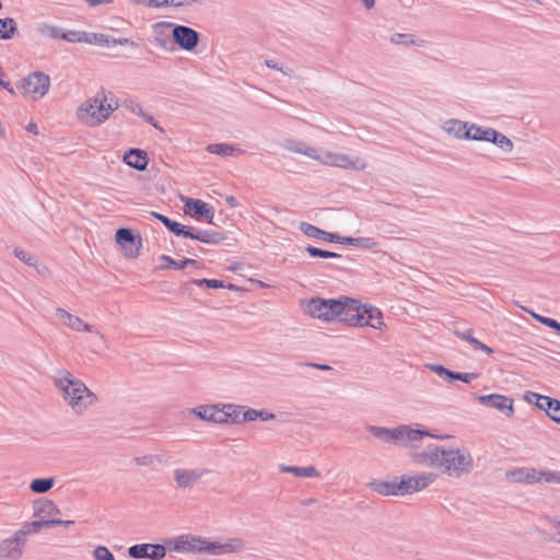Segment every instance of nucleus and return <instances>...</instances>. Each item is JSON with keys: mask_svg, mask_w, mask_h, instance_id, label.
I'll list each match as a JSON object with an SVG mask.
<instances>
[{"mask_svg": "<svg viewBox=\"0 0 560 560\" xmlns=\"http://www.w3.org/2000/svg\"><path fill=\"white\" fill-rule=\"evenodd\" d=\"M355 237L352 236H340L338 235V238L335 240L334 243L342 244V245H352L354 246Z\"/></svg>", "mask_w": 560, "mask_h": 560, "instance_id": "obj_63", "label": "nucleus"}, {"mask_svg": "<svg viewBox=\"0 0 560 560\" xmlns=\"http://www.w3.org/2000/svg\"><path fill=\"white\" fill-rule=\"evenodd\" d=\"M365 429L381 442L394 444V445H407L421 441L424 436L438 438L427 429H412L409 425L401 424L396 428L377 427L373 424H366Z\"/></svg>", "mask_w": 560, "mask_h": 560, "instance_id": "obj_5", "label": "nucleus"}, {"mask_svg": "<svg viewBox=\"0 0 560 560\" xmlns=\"http://www.w3.org/2000/svg\"><path fill=\"white\" fill-rule=\"evenodd\" d=\"M206 538L195 535H180L168 542V549L176 552L205 553Z\"/></svg>", "mask_w": 560, "mask_h": 560, "instance_id": "obj_8", "label": "nucleus"}, {"mask_svg": "<svg viewBox=\"0 0 560 560\" xmlns=\"http://www.w3.org/2000/svg\"><path fill=\"white\" fill-rule=\"evenodd\" d=\"M548 522L552 525L551 530H539L541 539L546 542L560 545V518L546 516Z\"/></svg>", "mask_w": 560, "mask_h": 560, "instance_id": "obj_31", "label": "nucleus"}, {"mask_svg": "<svg viewBox=\"0 0 560 560\" xmlns=\"http://www.w3.org/2000/svg\"><path fill=\"white\" fill-rule=\"evenodd\" d=\"M526 398H527L528 402L535 404L539 409H541L546 412L548 411V405H549L548 402H546V400L552 399L549 396L540 395V394H537L534 392H527Z\"/></svg>", "mask_w": 560, "mask_h": 560, "instance_id": "obj_44", "label": "nucleus"}, {"mask_svg": "<svg viewBox=\"0 0 560 560\" xmlns=\"http://www.w3.org/2000/svg\"><path fill=\"white\" fill-rule=\"evenodd\" d=\"M34 517L50 520L60 514L57 504L49 499L38 498L33 502Z\"/></svg>", "mask_w": 560, "mask_h": 560, "instance_id": "obj_18", "label": "nucleus"}, {"mask_svg": "<svg viewBox=\"0 0 560 560\" xmlns=\"http://www.w3.org/2000/svg\"><path fill=\"white\" fill-rule=\"evenodd\" d=\"M136 465L148 466L156 468V466L165 465L168 463V457L165 454H150L138 456L132 459Z\"/></svg>", "mask_w": 560, "mask_h": 560, "instance_id": "obj_32", "label": "nucleus"}, {"mask_svg": "<svg viewBox=\"0 0 560 560\" xmlns=\"http://www.w3.org/2000/svg\"><path fill=\"white\" fill-rule=\"evenodd\" d=\"M258 410L253 408H246L243 410L242 423L258 420Z\"/></svg>", "mask_w": 560, "mask_h": 560, "instance_id": "obj_58", "label": "nucleus"}, {"mask_svg": "<svg viewBox=\"0 0 560 560\" xmlns=\"http://www.w3.org/2000/svg\"><path fill=\"white\" fill-rule=\"evenodd\" d=\"M160 260L165 261V265L162 267L163 269L182 270L188 266H192L198 269L203 267V264L201 261L191 258L175 260L171 256L161 255Z\"/></svg>", "mask_w": 560, "mask_h": 560, "instance_id": "obj_26", "label": "nucleus"}, {"mask_svg": "<svg viewBox=\"0 0 560 560\" xmlns=\"http://www.w3.org/2000/svg\"><path fill=\"white\" fill-rule=\"evenodd\" d=\"M140 117H142L148 124L153 126L155 129L163 131V129L160 127V125L152 115H149L145 112H143V115H141Z\"/></svg>", "mask_w": 560, "mask_h": 560, "instance_id": "obj_64", "label": "nucleus"}, {"mask_svg": "<svg viewBox=\"0 0 560 560\" xmlns=\"http://www.w3.org/2000/svg\"><path fill=\"white\" fill-rule=\"evenodd\" d=\"M71 524H74V521H63L59 518H39L32 522H25L22 525L21 529H19L14 534L18 536V538H20L21 541H23V545H25V540L28 535L39 533L43 528H49L59 525L69 526Z\"/></svg>", "mask_w": 560, "mask_h": 560, "instance_id": "obj_9", "label": "nucleus"}, {"mask_svg": "<svg viewBox=\"0 0 560 560\" xmlns=\"http://www.w3.org/2000/svg\"><path fill=\"white\" fill-rule=\"evenodd\" d=\"M13 253L18 259H20L27 266H35L37 262L36 258L33 255H31L30 253H27L26 250H24L20 247H15Z\"/></svg>", "mask_w": 560, "mask_h": 560, "instance_id": "obj_51", "label": "nucleus"}, {"mask_svg": "<svg viewBox=\"0 0 560 560\" xmlns=\"http://www.w3.org/2000/svg\"><path fill=\"white\" fill-rule=\"evenodd\" d=\"M57 315L63 323L73 330L92 332L93 326L84 323L80 317L70 314L63 308H57Z\"/></svg>", "mask_w": 560, "mask_h": 560, "instance_id": "obj_24", "label": "nucleus"}, {"mask_svg": "<svg viewBox=\"0 0 560 560\" xmlns=\"http://www.w3.org/2000/svg\"><path fill=\"white\" fill-rule=\"evenodd\" d=\"M132 559L161 560L166 555V547L161 544H137L128 548Z\"/></svg>", "mask_w": 560, "mask_h": 560, "instance_id": "obj_11", "label": "nucleus"}, {"mask_svg": "<svg viewBox=\"0 0 560 560\" xmlns=\"http://www.w3.org/2000/svg\"><path fill=\"white\" fill-rule=\"evenodd\" d=\"M398 495H406L415 493L412 478L409 475H402L400 480L397 481Z\"/></svg>", "mask_w": 560, "mask_h": 560, "instance_id": "obj_43", "label": "nucleus"}, {"mask_svg": "<svg viewBox=\"0 0 560 560\" xmlns=\"http://www.w3.org/2000/svg\"><path fill=\"white\" fill-rule=\"evenodd\" d=\"M175 24L171 22H159L153 25V40L158 47L166 50L174 51V37L173 27Z\"/></svg>", "mask_w": 560, "mask_h": 560, "instance_id": "obj_13", "label": "nucleus"}, {"mask_svg": "<svg viewBox=\"0 0 560 560\" xmlns=\"http://www.w3.org/2000/svg\"><path fill=\"white\" fill-rule=\"evenodd\" d=\"M24 94H32L34 98L43 97L49 90L50 79L44 72H32L20 82Z\"/></svg>", "mask_w": 560, "mask_h": 560, "instance_id": "obj_7", "label": "nucleus"}, {"mask_svg": "<svg viewBox=\"0 0 560 560\" xmlns=\"http://www.w3.org/2000/svg\"><path fill=\"white\" fill-rule=\"evenodd\" d=\"M477 400L486 407L494 408L506 417L511 418L514 415L513 399L500 395V394H489V395H480L477 397Z\"/></svg>", "mask_w": 560, "mask_h": 560, "instance_id": "obj_14", "label": "nucleus"}, {"mask_svg": "<svg viewBox=\"0 0 560 560\" xmlns=\"http://www.w3.org/2000/svg\"><path fill=\"white\" fill-rule=\"evenodd\" d=\"M279 469L281 472H290L299 478H318L320 476L319 471L314 466L299 467L280 465Z\"/></svg>", "mask_w": 560, "mask_h": 560, "instance_id": "obj_30", "label": "nucleus"}, {"mask_svg": "<svg viewBox=\"0 0 560 560\" xmlns=\"http://www.w3.org/2000/svg\"><path fill=\"white\" fill-rule=\"evenodd\" d=\"M390 42L395 45H418L412 34L395 33L390 36Z\"/></svg>", "mask_w": 560, "mask_h": 560, "instance_id": "obj_46", "label": "nucleus"}, {"mask_svg": "<svg viewBox=\"0 0 560 560\" xmlns=\"http://www.w3.org/2000/svg\"><path fill=\"white\" fill-rule=\"evenodd\" d=\"M328 160L326 163L342 168H354V170H363L365 167V163L360 159H352L346 154H328Z\"/></svg>", "mask_w": 560, "mask_h": 560, "instance_id": "obj_21", "label": "nucleus"}, {"mask_svg": "<svg viewBox=\"0 0 560 560\" xmlns=\"http://www.w3.org/2000/svg\"><path fill=\"white\" fill-rule=\"evenodd\" d=\"M415 492L421 491L433 483L436 479V475L433 472H422L416 476H411Z\"/></svg>", "mask_w": 560, "mask_h": 560, "instance_id": "obj_38", "label": "nucleus"}, {"mask_svg": "<svg viewBox=\"0 0 560 560\" xmlns=\"http://www.w3.org/2000/svg\"><path fill=\"white\" fill-rule=\"evenodd\" d=\"M245 409V406L240 405H223L222 408H220V411L224 416L225 420H222L221 423H242V417H243V410Z\"/></svg>", "mask_w": 560, "mask_h": 560, "instance_id": "obj_27", "label": "nucleus"}, {"mask_svg": "<svg viewBox=\"0 0 560 560\" xmlns=\"http://www.w3.org/2000/svg\"><path fill=\"white\" fill-rule=\"evenodd\" d=\"M479 376L477 373H460L452 371L450 383L454 381H462L464 383H470Z\"/></svg>", "mask_w": 560, "mask_h": 560, "instance_id": "obj_56", "label": "nucleus"}, {"mask_svg": "<svg viewBox=\"0 0 560 560\" xmlns=\"http://www.w3.org/2000/svg\"><path fill=\"white\" fill-rule=\"evenodd\" d=\"M119 106L125 107L137 116L143 115L144 112L142 106L132 100H125L121 104L118 101H114V98H110V102H108L105 91L101 90L93 100L80 106L78 115L86 125L94 127L103 124Z\"/></svg>", "mask_w": 560, "mask_h": 560, "instance_id": "obj_3", "label": "nucleus"}, {"mask_svg": "<svg viewBox=\"0 0 560 560\" xmlns=\"http://www.w3.org/2000/svg\"><path fill=\"white\" fill-rule=\"evenodd\" d=\"M417 462L438 467L451 477H459L472 468V457L466 450L444 448L430 444L423 452L417 454Z\"/></svg>", "mask_w": 560, "mask_h": 560, "instance_id": "obj_2", "label": "nucleus"}, {"mask_svg": "<svg viewBox=\"0 0 560 560\" xmlns=\"http://www.w3.org/2000/svg\"><path fill=\"white\" fill-rule=\"evenodd\" d=\"M185 212L194 217L198 222L213 224L214 211L208 203L200 199L185 198Z\"/></svg>", "mask_w": 560, "mask_h": 560, "instance_id": "obj_12", "label": "nucleus"}, {"mask_svg": "<svg viewBox=\"0 0 560 560\" xmlns=\"http://www.w3.org/2000/svg\"><path fill=\"white\" fill-rule=\"evenodd\" d=\"M300 365L310 366V368L317 369L320 371H331L332 370V368L330 365L323 364V363L304 362V363H300Z\"/></svg>", "mask_w": 560, "mask_h": 560, "instance_id": "obj_59", "label": "nucleus"}, {"mask_svg": "<svg viewBox=\"0 0 560 560\" xmlns=\"http://www.w3.org/2000/svg\"><path fill=\"white\" fill-rule=\"evenodd\" d=\"M55 486V478H35L30 483V490L33 493L44 494L47 493Z\"/></svg>", "mask_w": 560, "mask_h": 560, "instance_id": "obj_37", "label": "nucleus"}, {"mask_svg": "<svg viewBox=\"0 0 560 560\" xmlns=\"http://www.w3.org/2000/svg\"><path fill=\"white\" fill-rule=\"evenodd\" d=\"M116 243L128 258H137L142 247V238L129 228H120L115 233Z\"/></svg>", "mask_w": 560, "mask_h": 560, "instance_id": "obj_6", "label": "nucleus"}, {"mask_svg": "<svg viewBox=\"0 0 560 560\" xmlns=\"http://www.w3.org/2000/svg\"><path fill=\"white\" fill-rule=\"evenodd\" d=\"M124 162L128 166H130L137 171H144V170H147V166L149 163V158L144 150L133 148V149L128 150L125 153Z\"/></svg>", "mask_w": 560, "mask_h": 560, "instance_id": "obj_20", "label": "nucleus"}, {"mask_svg": "<svg viewBox=\"0 0 560 560\" xmlns=\"http://www.w3.org/2000/svg\"><path fill=\"white\" fill-rule=\"evenodd\" d=\"M23 541L14 534L0 542V560H18L23 550Z\"/></svg>", "mask_w": 560, "mask_h": 560, "instance_id": "obj_17", "label": "nucleus"}, {"mask_svg": "<svg viewBox=\"0 0 560 560\" xmlns=\"http://www.w3.org/2000/svg\"><path fill=\"white\" fill-rule=\"evenodd\" d=\"M306 313L325 322L339 320L354 327L370 326L382 329L385 324L381 310L360 301L341 296L339 299L313 298L306 305Z\"/></svg>", "mask_w": 560, "mask_h": 560, "instance_id": "obj_1", "label": "nucleus"}, {"mask_svg": "<svg viewBox=\"0 0 560 560\" xmlns=\"http://www.w3.org/2000/svg\"><path fill=\"white\" fill-rule=\"evenodd\" d=\"M205 471H200L197 469H175L174 470V479L179 488H188L196 483L202 476Z\"/></svg>", "mask_w": 560, "mask_h": 560, "instance_id": "obj_22", "label": "nucleus"}, {"mask_svg": "<svg viewBox=\"0 0 560 560\" xmlns=\"http://www.w3.org/2000/svg\"><path fill=\"white\" fill-rule=\"evenodd\" d=\"M207 152L220 156H231L234 152L244 153L245 151L234 144L229 143H211L206 148Z\"/></svg>", "mask_w": 560, "mask_h": 560, "instance_id": "obj_33", "label": "nucleus"}, {"mask_svg": "<svg viewBox=\"0 0 560 560\" xmlns=\"http://www.w3.org/2000/svg\"><path fill=\"white\" fill-rule=\"evenodd\" d=\"M55 386L77 413H82L97 401V396L81 380L66 370L59 371V376L55 378Z\"/></svg>", "mask_w": 560, "mask_h": 560, "instance_id": "obj_4", "label": "nucleus"}, {"mask_svg": "<svg viewBox=\"0 0 560 560\" xmlns=\"http://www.w3.org/2000/svg\"><path fill=\"white\" fill-rule=\"evenodd\" d=\"M305 250L308 253V255L311 257H314V258H324V259H328V258H340L341 255L335 253V252H330V250H327V249H322V248H318V247H315L313 245H308Z\"/></svg>", "mask_w": 560, "mask_h": 560, "instance_id": "obj_42", "label": "nucleus"}, {"mask_svg": "<svg viewBox=\"0 0 560 560\" xmlns=\"http://www.w3.org/2000/svg\"><path fill=\"white\" fill-rule=\"evenodd\" d=\"M536 474L537 470L535 468L524 467L506 471V477L513 482L533 485L536 483Z\"/></svg>", "mask_w": 560, "mask_h": 560, "instance_id": "obj_25", "label": "nucleus"}, {"mask_svg": "<svg viewBox=\"0 0 560 560\" xmlns=\"http://www.w3.org/2000/svg\"><path fill=\"white\" fill-rule=\"evenodd\" d=\"M191 283L197 287H206L208 289H221L224 287V281L218 279H195Z\"/></svg>", "mask_w": 560, "mask_h": 560, "instance_id": "obj_50", "label": "nucleus"}, {"mask_svg": "<svg viewBox=\"0 0 560 560\" xmlns=\"http://www.w3.org/2000/svg\"><path fill=\"white\" fill-rule=\"evenodd\" d=\"M299 229L304 235L324 242L334 243L338 238V234L324 231L307 222H301Z\"/></svg>", "mask_w": 560, "mask_h": 560, "instance_id": "obj_23", "label": "nucleus"}, {"mask_svg": "<svg viewBox=\"0 0 560 560\" xmlns=\"http://www.w3.org/2000/svg\"><path fill=\"white\" fill-rule=\"evenodd\" d=\"M202 0H170L171 7H184L191 5L194 3H200Z\"/></svg>", "mask_w": 560, "mask_h": 560, "instance_id": "obj_60", "label": "nucleus"}, {"mask_svg": "<svg viewBox=\"0 0 560 560\" xmlns=\"http://www.w3.org/2000/svg\"><path fill=\"white\" fill-rule=\"evenodd\" d=\"M258 419L261 421H269L276 419V415L266 409L258 410Z\"/></svg>", "mask_w": 560, "mask_h": 560, "instance_id": "obj_61", "label": "nucleus"}, {"mask_svg": "<svg viewBox=\"0 0 560 560\" xmlns=\"http://www.w3.org/2000/svg\"><path fill=\"white\" fill-rule=\"evenodd\" d=\"M16 32V23L12 18L0 19V39H11Z\"/></svg>", "mask_w": 560, "mask_h": 560, "instance_id": "obj_39", "label": "nucleus"}, {"mask_svg": "<svg viewBox=\"0 0 560 560\" xmlns=\"http://www.w3.org/2000/svg\"><path fill=\"white\" fill-rule=\"evenodd\" d=\"M60 39H65L69 43H85L86 40V32L82 31H63V34H60Z\"/></svg>", "mask_w": 560, "mask_h": 560, "instance_id": "obj_47", "label": "nucleus"}, {"mask_svg": "<svg viewBox=\"0 0 560 560\" xmlns=\"http://www.w3.org/2000/svg\"><path fill=\"white\" fill-rule=\"evenodd\" d=\"M468 124L469 122L462 121L459 119H448L443 124L442 128L448 135L457 139H464L463 133L468 129Z\"/></svg>", "mask_w": 560, "mask_h": 560, "instance_id": "obj_34", "label": "nucleus"}, {"mask_svg": "<svg viewBox=\"0 0 560 560\" xmlns=\"http://www.w3.org/2000/svg\"><path fill=\"white\" fill-rule=\"evenodd\" d=\"M284 149L293 153H301L312 159H318L316 149L308 147L303 141L288 139L283 143Z\"/></svg>", "mask_w": 560, "mask_h": 560, "instance_id": "obj_29", "label": "nucleus"}, {"mask_svg": "<svg viewBox=\"0 0 560 560\" xmlns=\"http://www.w3.org/2000/svg\"><path fill=\"white\" fill-rule=\"evenodd\" d=\"M150 214H151V217H153V218L158 219L160 222H162L163 225L170 232H172L174 235L180 236L182 233L184 232V229H185L184 224H182L175 220H172L168 217H166L162 213L155 212V211H152Z\"/></svg>", "mask_w": 560, "mask_h": 560, "instance_id": "obj_36", "label": "nucleus"}, {"mask_svg": "<svg viewBox=\"0 0 560 560\" xmlns=\"http://www.w3.org/2000/svg\"><path fill=\"white\" fill-rule=\"evenodd\" d=\"M38 31L42 35L49 36L50 38L59 39L60 34H63V30L57 26L48 24H40Z\"/></svg>", "mask_w": 560, "mask_h": 560, "instance_id": "obj_49", "label": "nucleus"}, {"mask_svg": "<svg viewBox=\"0 0 560 560\" xmlns=\"http://www.w3.org/2000/svg\"><path fill=\"white\" fill-rule=\"evenodd\" d=\"M427 368L439 375L441 378L450 383L452 371L441 364H428Z\"/></svg>", "mask_w": 560, "mask_h": 560, "instance_id": "obj_53", "label": "nucleus"}, {"mask_svg": "<svg viewBox=\"0 0 560 560\" xmlns=\"http://www.w3.org/2000/svg\"><path fill=\"white\" fill-rule=\"evenodd\" d=\"M174 46L186 51H192L199 44V33L186 25H177L173 27Z\"/></svg>", "mask_w": 560, "mask_h": 560, "instance_id": "obj_10", "label": "nucleus"}, {"mask_svg": "<svg viewBox=\"0 0 560 560\" xmlns=\"http://www.w3.org/2000/svg\"><path fill=\"white\" fill-rule=\"evenodd\" d=\"M88 44H94L103 47H112L114 46L115 38L106 35V34H98V33H88L86 32V40Z\"/></svg>", "mask_w": 560, "mask_h": 560, "instance_id": "obj_40", "label": "nucleus"}, {"mask_svg": "<svg viewBox=\"0 0 560 560\" xmlns=\"http://www.w3.org/2000/svg\"><path fill=\"white\" fill-rule=\"evenodd\" d=\"M372 491L381 495H398L397 480L386 481L374 479L369 483Z\"/></svg>", "mask_w": 560, "mask_h": 560, "instance_id": "obj_28", "label": "nucleus"}, {"mask_svg": "<svg viewBox=\"0 0 560 560\" xmlns=\"http://www.w3.org/2000/svg\"><path fill=\"white\" fill-rule=\"evenodd\" d=\"M556 471H552V470H542V471H537L536 474V482H555V479H556Z\"/></svg>", "mask_w": 560, "mask_h": 560, "instance_id": "obj_57", "label": "nucleus"}, {"mask_svg": "<svg viewBox=\"0 0 560 560\" xmlns=\"http://www.w3.org/2000/svg\"><path fill=\"white\" fill-rule=\"evenodd\" d=\"M378 242L373 237H355L354 246L363 249L378 248Z\"/></svg>", "mask_w": 560, "mask_h": 560, "instance_id": "obj_52", "label": "nucleus"}, {"mask_svg": "<svg viewBox=\"0 0 560 560\" xmlns=\"http://www.w3.org/2000/svg\"><path fill=\"white\" fill-rule=\"evenodd\" d=\"M491 143L495 144L498 148L503 150L504 152H511L513 150V142L502 132L497 131L493 133V138Z\"/></svg>", "mask_w": 560, "mask_h": 560, "instance_id": "obj_41", "label": "nucleus"}, {"mask_svg": "<svg viewBox=\"0 0 560 560\" xmlns=\"http://www.w3.org/2000/svg\"><path fill=\"white\" fill-rule=\"evenodd\" d=\"M482 126L476 125V124H468V129L465 130L463 133L465 140H475V141H481L482 140V132H483Z\"/></svg>", "mask_w": 560, "mask_h": 560, "instance_id": "obj_45", "label": "nucleus"}, {"mask_svg": "<svg viewBox=\"0 0 560 560\" xmlns=\"http://www.w3.org/2000/svg\"><path fill=\"white\" fill-rule=\"evenodd\" d=\"M93 555L95 560H115L114 555L105 546H97L94 549Z\"/></svg>", "mask_w": 560, "mask_h": 560, "instance_id": "obj_55", "label": "nucleus"}, {"mask_svg": "<svg viewBox=\"0 0 560 560\" xmlns=\"http://www.w3.org/2000/svg\"><path fill=\"white\" fill-rule=\"evenodd\" d=\"M245 548V541L242 538H231L226 542L208 541L205 542V553L214 556L235 553L243 551Z\"/></svg>", "mask_w": 560, "mask_h": 560, "instance_id": "obj_16", "label": "nucleus"}, {"mask_svg": "<svg viewBox=\"0 0 560 560\" xmlns=\"http://www.w3.org/2000/svg\"><path fill=\"white\" fill-rule=\"evenodd\" d=\"M189 412L198 417L199 419L212 423H220L225 418L220 411L219 406L217 405H200L195 408L189 409Z\"/></svg>", "mask_w": 560, "mask_h": 560, "instance_id": "obj_19", "label": "nucleus"}, {"mask_svg": "<svg viewBox=\"0 0 560 560\" xmlns=\"http://www.w3.org/2000/svg\"><path fill=\"white\" fill-rule=\"evenodd\" d=\"M498 130L491 128V127H485L483 128V132H482V140L481 141H486V142H491L492 138H493V133H495Z\"/></svg>", "mask_w": 560, "mask_h": 560, "instance_id": "obj_62", "label": "nucleus"}, {"mask_svg": "<svg viewBox=\"0 0 560 560\" xmlns=\"http://www.w3.org/2000/svg\"><path fill=\"white\" fill-rule=\"evenodd\" d=\"M548 402V411L546 412L547 416L555 421L556 423L560 424V400L558 399H548L546 400Z\"/></svg>", "mask_w": 560, "mask_h": 560, "instance_id": "obj_48", "label": "nucleus"}, {"mask_svg": "<svg viewBox=\"0 0 560 560\" xmlns=\"http://www.w3.org/2000/svg\"><path fill=\"white\" fill-rule=\"evenodd\" d=\"M472 329L469 328L467 329L466 331H455V335L457 337H459L460 339L469 342L475 350H481L483 352H486L487 354H492L493 353V349L490 348L489 346L485 345L483 342L479 341L478 339H476L474 336H472Z\"/></svg>", "mask_w": 560, "mask_h": 560, "instance_id": "obj_35", "label": "nucleus"}, {"mask_svg": "<svg viewBox=\"0 0 560 560\" xmlns=\"http://www.w3.org/2000/svg\"><path fill=\"white\" fill-rule=\"evenodd\" d=\"M180 236L211 245L220 244L226 238L225 234L222 232L214 230H198L188 225H185L184 232Z\"/></svg>", "mask_w": 560, "mask_h": 560, "instance_id": "obj_15", "label": "nucleus"}, {"mask_svg": "<svg viewBox=\"0 0 560 560\" xmlns=\"http://www.w3.org/2000/svg\"><path fill=\"white\" fill-rule=\"evenodd\" d=\"M533 317L538 323H540V324L545 325L546 327L551 328L560 334V323L557 322L556 319L546 317V316H541V315H537V314H533Z\"/></svg>", "mask_w": 560, "mask_h": 560, "instance_id": "obj_54", "label": "nucleus"}]
</instances>
